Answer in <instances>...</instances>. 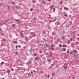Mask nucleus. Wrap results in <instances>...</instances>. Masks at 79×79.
Listing matches in <instances>:
<instances>
[{"label": "nucleus", "instance_id": "nucleus-1", "mask_svg": "<svg viewBox=\"0 0 79 79\" xmlns=\"http://www.w3.org/2000/svg\"><path fill=\"white\" fill-rule=\"evenodd\" d=\"M39 59V57H35V58L34 60H35V61H37Z\"/></svg>", "mask_w": 79, "mask_h": 79}, {"label": "nucleus", "instance_id": "nucleus-2", "mask_svg": "<svg viewBox=\"0 0 79 79\" xmlns=\"http://www.w3.org/2000/svg\"><path fill=\"white\" fill-rule=\"evenodd\" d=\"M46 45L47 47H50V44H46Z\"/></svg>", "mask_w": 79, "mask_h": 79}, {"label": "nucleus", "instance_id": "nucleus-3", "mask_svg": "<svg viewBox=\"0 0 79 79\" xmlns=\"http://www.w3.org/2000/svg\"><path fill=\"white\" fill-rule=\"evenodd\" d=\"M7 73H10V70H8V71H7Z\"/></svg>", "mask_w": 79, "mask_h": 79}, {"label": "nucleus", "instance_id": "nucleus-4", "mask_svg": "<svg viewBox=\"0 0 79 79\" xmlns=\"http://www.w3.org/2000/svg\"><path fill=\"white\" fill-rule=\"evenodd\" d=\"M12 27H15V24H13Z\"/></svg>", "mask_w": 79, "mask_h": 79}, {"label": "nucleus", "instance_id": "nucleus-5", "mask_svg": "<svg viewBox=\"0 0 79 79\" xmlns=\"http://www.w3.org/2000/svg\"><path fill=\"white\" fill-rule=\"evenodd\" d=\"M14 53L15 54H16V55H18V52H15Z\"/></svg>", "mask_w": 79, "mask_h": 79}, {"label": "nucleus", "instance_id": "nucleus-6", "mask_svg": "<svg viewBox=\"0 0 79 79\" xmlns=\"http://www.w3.org/2000/svg\"><path fill=\"white\" fill-rule=\"evenodd\" d=\"M64 9L65 10H68V8H66L65 7H64Z\"/></svg>", "mask_w": 79, "mask_h": 79}, {"label": "nucleus", "instance_id": "nucleus-7", "mask_svg": "<svg viewBox=\"0 0 79 79\" xmlns=\"http://www.w3.org/2000/svg\"><path fill=\"white\" fill-rule=\"evenodd\" d=\"M13 42L14 44H17V42L16 41H13Z\"/></svg>", "mask_w": 79, "mask_h": 79}, {"label": "nucleus", "instance_id": "nucleus-8", "mask_svg": "<svg viewBox=\"0 0 79 79\" xmlns=\"http://www.w3.org/2000/svg\"><path fill=\"white\" fill-rule=\"evenodd\" d=\"M63 67L64 68V69H67V67H65L64 66H63Z\"/></svg>", "mask_w": 79, "mask_h": 79}, {"label": "nucleus", "instance_id": "nucleus-9", "mask_svg": "<svg viewBox=\"0 0 79 79\" xmlns=\"http://www.w3.org/2000/svg\"><path fill=\"white\" fill-rule=\"evenodd\" d=\"M42 2L43 4H45V1L42 0Z\"/></svg>", "mask_w": 79, "mask_h": 79}, {"label": "nucleus", "instance_id": "nucleus-10", "mask_svg": "<svg viewBox=\"0 0 79 79\" xmlns=\"http://www.w3.org/2000/svg\"><path fill=\"white\" fill-rule=\"evenodd\" d=\"M62 3H63V1H61V2H60V5L62 4Z\"/></svg>", "mask_w": 79, "mask_h": 79}, {"label": "nucleus", "instance_id": "nucleus-11", "mask_svg": "<svg viewBox=\"0 0 79 79\" xmlns=\"http://www.w3.org/2000/svg\"><path fill=\"white\" fill-rule=\"evenodd\" d=\"M59 45L60 46V48H61V47H62V45H61V44H59Z\"/></svg>", "mask_w": 79, "mask_h": 79}, {"label": "nucleus", "instance_id": "nucleus-12", "mask_svg": "<svg viewBox=\"0 0 79 79\" xmlns=\"http://www.w3.org/2000/svg\"><path fill=\"white\" fill-rule=\"evenodd\" d=\"M25 39L26 40H27L28 38H27V37H25Z\"/></svg>", "mask_w": 79, "mask_h": 79}, {"label": "nucleus", "instance_id": "nucleus-13", "mask_svg": "<svg viewBox=\"0 0 79 79\" xmlns=\"http://www.w3.org/2000/svg\"><path fill=\"white\" fill-rule=\"evenodd\" d=\"M16 21H17V22H19V19H15Z\"/></svg>", "mask_w": 79, "mask_h": 79}, {"label": "nucleus", "instance_id": "nucleus-14", "mask_svg": "<svg viewBox=\"0 0 79 79\" xmlns=\"http://www.w3.org/2000/svg\"><path fill=\"white\" fill-rule=\"evenodd\" d=\"M55 10H56V9L55 8L53 9V12H55Z\"/></svg>", "mask_w": 79, "mask_h": 79}, {"label": "nucleus", "instance_id": "nucleus-15", "mask_svg": "<svg viewBox=\"0 0 79 79\" xmlns=\"http://www.w3.org/2000/svg\"><path fill=\"white\" fill-rule=\"evenodd\" d=\"M63 47H65V48H66V47H67V46H65L64 45H63Z\"/></svg>", "mask_w": 79, "mask_h": 79}, {"label": "nucleus", "instance_id": "nucleus-16", "mask_svg": "<svg viewBox=\"0 0 79 79\" xmlns=\"http://www.w3.org/2000/svg\"><path fill=\"white\" fill-rule=\"evenodd\" d=\"M52 6H50V8H51L52 9H53V8H52Z\"/></svg>", "mask_w": 79, "mask_h": 79}, {"label": "nucleus", "instance_id": "nucleus-17", "mask_svg": "<svg viewBox=\"0 0 79 79\" xmlns=\"http://www.w3.org/2000/svg\"><path fill=\"white\" fill-rule=\"evenodd\" d=\"M30 11H33V9H30Z\"/></svg>", "mask_w": 79, "mask_h": 79}, {"label": "nucleus", "instance_id": "nucleus-18", "mask_svg": "<svg viewBox=\"0 0 79 79\" xmlns=\"http://www.w3.org/2000/svg\"><path fill=\"white\" fill-rule=\"evenodd\" d=\"M40 73H41V74H42L43 73V71H41L40 72Z\"/></svg>", "mask_w": 79, "mask_h": 79}, {"label": "nucleus", "instance_id": "nucleus-19", "mask_svg": "<svg viewBox=\"0 0 79 79\" xmlns=\"http://www.w3.org/2000/svg\"><path fill=\"white\" fill-rule=\"evenodd\" d=\"M3 63H4V62H2L1 63V64H3Z\"/></svg>", "mask_w": 79, "mask_h": 79}, {"label": "nucleus", "instance_id": "nucleus-20", "mask_svg": "<svg viewBox=\"0 0 79 79\" xmlns=\"http://www.w3.org/2000/svg\"><path fill=\"white\" fill-rule=\"evenodd\" d=\"M51 50H52V51H54V48H52Z\"/></svg>", "mask_w": 79, "mask_h": 79}, {"label": "nucleus", "instance_id": "nucleus-21", "mask_svg": "<svg viewBox=\"0 0 79 79\" xmlns=\"http://www.w3.org/2000/svg\"><path fill=\"white\" fill-rule=\"evenodd\" d=\"M64 16H66V17H68V15H64Z\"/></svg>", "mask_w": 79, "mask_h": 79}, {"label": "nucleus", "instance_id": "nucleus-22", "mask_svg": "<svg viewBox=\"0 0 79 79\" xmlns=\"http://www.w3.org/2000/svg\"><path fill=\"white\" fill-rule=\"evenodd\" d=\"M39 53H42V51H39Z\"/></svg>", "mask_w": 79, "mask_h": 79}, {"label": "nucleus", "instance_id": "nucleus-23", "mask_svg": "<svg viewBox=\"0 0 79 79\" xmlns=\"http://www.w3.org/2000/svg\"><path fill=\"white\" fill-rule=\"evenodd\" d=\"M37 55V54H34V56H36Z\"/></svg>", "mask_w": 79, "mask_h": 79}, {"label": "nucleus", "instance_id": "nucleus-24", "mask_svg": "<svg viewBox=\"0 0 79 79\" xmlns=\"http://www.w3.org/2000/svg\"><path fill=\"white\" fill-rule=\"evenodd\" d=\"M51 60H52V59H49V60H48V61H51Z\"/></svg>", "mask_w": 79, "mask_h": 79}, {"label": "nucleus", "instance_id": "nucleus-25", "mask_svg": "<svg viewBox=\"0 0 79 79\" xmlns=\"http://www.w3.org/2000/svg\"><path fill=\"white\" fill-rule=\"evenodd\" d=\"M11 71H14V69H11Z\"/></svg>", "mask_w": 79, "mask_h": 79}, {"label": "nucleus", "instance_id": "nucleus-26", "mask_svg": "<svg viewBox=\"0 0 79 79\" xmlns=\"http://www.w3.org/2000/svg\"><path fill=\"white\" fill-rule=\"evenodd\" d=\"M1 46H3V42H2V43L1 44Z\"/></svg>", "mask_w": 79, "mask_h": 79}, {"label": "nucleus", "instance_id": "nucleus-27", "mask_svg": "<svg viewBox=\"0 0 79 79\" xmlns=\"http://www.w3.org/2000/svg\"><path fill=\"white\" fill-rule=\"evenodd\" d=\"M3 41H5V39H3Z\"/></svg>", "mask_w": 79, "mask_h": 79}, {"label": "nucleus", "instance_id": "nucleus-28", "mask_svg": "<svg viewBox=\"0 0 79 79\" xmlns=\"http://www.w3.org/2000/svg\"><path fill=\"white\" fill-rule=\"evenodd\" d=\"M17 47H18V46H16V49H17L18 48Z\"/></svg>", "mask_w": 79, "mask_h": 79}, {"label": "nucleus", "instance_id": "nucleus-29", "mask_svg": "<svg viewBox=\"0 0 79 79\" xmlns=\"http://www.w3.org/2000/svg\"><path fill=\"white\" fill-rule=\"evenodd\" d=\"M45 59V57H43L42 58L43 60H44V59Z\"/></svg>", "mask_w": 79, "mask_h": 79}, {"label": "nucleus", "instance_id": "nucleus-30", "mask_svg": "<svg viewBox=\"0 0 79 79\" xmlns=\"http://www.w3.org/2000/svg\"><path fill=\"white\" fill-rule=\"evenodd\" d=\"M13 3V5H15V2H12Z\"/></svg>", "mask_w": 79, "mask_h": 79}, {"label": "nucleus", "instance_id": "nucleus-31", "mask_svg": "<svg viewBox=\"0 0 79 79\" xmlns=\"http://www.w3.org/2000/svg\"><path fill=\"white\" fill-rule=\"evenodd\" d=\"M1 35H3V33H2L1 34Z\"/></svg>", "mask_w": 79, "mask_h": 79}, {"label": "nucleus", "instance_id": "nucleus-32", "mask_svg": "<svg viewBox=\"0 0 79 79\" xmlns=\"http://www.w3.org/2000/svg\"><path fill=\"white\" fill-rule=\"evenodd\" d=\"M31 74H33V72H32L31 71Z\"/></svg>", "mask_w": 79, "mask_h": 79}, {"label": "nucleus", "instance_id": "nucleus-33", "mask_svg": "<svg viewBox=\"0 0 79 79\" xmlns=\"http://www.w3.org/2000/svg\"><path fill=\"white\" fill-rule=\"evenodd\" d=\"M40 56L41 57H42L43 56V55H41Z\"/></svg>", "mask_w": 79, "mask_h": 79}, {"label": "nucleus", "instance_id": "nucleus-34", "mask_svg": "<svg viewBox=\"0 0 79 79\" xmlns=\"http://www.w3.org/2000/svg\"><path fill=\"white\" fill-rule=\"evenodd\" d=\"M64 65H67V63H65L64 64Z\"/></svg>", "mask_w": 79, "mask_h": 79}, {"label": "nucleus", "instance_id": "nucleus-35", "mask_svg": "<svg viewBox=\"0 0 79 79\" xmlns=\"http://www.w3.org/2000/svg\"><path fill=\"white\" fill-rule=\"evenodd\" d=\"M75 52L76 53H77V50H75Z\"/></svg>", "mask_w": 79, "mask_h": 79}, {"label": "nucleus", "instance_id": "nucleus-36", "mask_svg": "<svg viewBox=\"0 0 79 79\" xmlns=\"http://www.w3.org/2000/svg\"><path fill=\"white\" fill-rule=\"evenodd\" d=\"M70 54H73V52H70Z\"/></svg>", "mask_w": 79, "mask_h": 79}, {"label": "nucleus", "instance_id": "nucleus-37", "mask_svg": "<svg viewBox=\"0 0 79 79\" xmlns=\"http://www.w3.org/2000/svg\"><path fill=\"white\" fill-rule=\"evenodd\" d=\"M58 41H60V39H58Z\"/></svg>", "mask_w": 79, "mask_h": 79}, {"label": "nucleus", "instance_id": "nucleus-38", "mask_svg": "<svg viewBox=\"0 0 79 79\" xmlns=\"http://www.w3.org/2000/svg\"><path fill=\"white\" fill-rule=\"evenodd\" d=\"M50 75H49L48 76V78H49V77H50Z\"/></svg>", "mask_w": 79, "mask_h": 79}, {"label": "nucleus", "instance_id": "nucleus-39", "mask_svg": "<svg viewBox=\"0 0 79 79\" xmlns=\"http://www.w3.org/2000/svg\"><path fill=\"white\" fill-rule=\"evenodd\" d=\"M35 35H33V37H35Z\"/></svg>", "mask_w": 79, "mask_h": 79}, {"label": "nucleus", "instance_id": "nucleus-40", "mask_svg": "<svg viewBox=\"0 0 79 79\" xmlns=\"http://www.w3.org/2000/svg\"><path fill=\"white\" fill-rule=\"evenodd\" d=\"M5 71V69L3 70V71Z\"/></svg>", "mask_w": 79, "mask_h": 79}, {"label": "nucleus", "instance_id": "nucleus-41", "mask_svg": "<svg viewBox=\"0 0 79 79\" xmlns=\"http://www.w3.org/2000/svg\"><path fill=\"white\" fill-rule=\"evenodd\" d=\"M23 34H21V35H22V36H23Z\"/></svg>", "mask_w": 79, "mask_h": 79}, {"label": "nucleus", "instance_id": "nucleus-42", "mask_svg": "<svg viewBox=\"0 0 79 79\" xmlns=\"http://www.w3.org/2000/svg\"><path fill=\"white\" fill-rule=\"evenodd\" d=\"M21 46H19V48H20V47H21Z\"/></svg>", "mask_w": 79, "mask_h": 79}, {"label": "nucleus", "instance_id": "nucleus-43", "mask_svg": "<svg viewBox=\"0 0 79 79\" xmlns=\"http://www.w3.org/2000/svg\"><path fill=\"white\" fill-rule=\"evenodd\" d=\"M73 40V39H71L70 40Z\"/></svg>", "mask_w": 79, "mask_h": 79}, {"label": "nucleus", "instance_id": "nucleus-44", "mask_svg": "<svg viewBox=\"0 0 79 79\" xmlns=\"http://www.w3.org/2000/svg\"><path fill=\"white\" fill-rule=\"evenodd\" d=\"M33 34V32L31 33V34Z\"/></svg>", "mask_w": 79, "mask_h": 79}, {"label": "nucleus", "instance_id": "nucleus-45", "mask_svg": "<svg viewBox=\"0 0 79 79\" xmlns=\"http://www.w3.org/2000/svg\"><path fill=\"white\" fill-rule=\"evenodd\" d=\"M77 39H78V40H79V38H78Z\"/></svg>", "mask_w": 79, "mask_h": 79}, {"label": "nucleus", "instance_id": "nucleus-46", "mask_svg": "<svg viewBox=\"0 0 79 79\" xmlns=\"http://www.w3.org/2000/svg\"><path fill=\"white\" fill-rule=\"evenodd\" d=\"M49 2H50L51 1V0H48Z\"/></svg>", "mask_w": 79, "mask_h": 79}, {"label": "nucleus", "instance_id": "nucleus-47", "mask_svg": "<svg viewBox=\"0 0 79 79\" xmlns=\"http://www.w3.org/2000/svg\"><path fill=\"white\" fill-rule=\"evenodd\" d=\"M48 54H49V53H47V55H48Z\"/></svg>", "mask_w": 79, "mask_h": 79}, {"label": "nucleus", "instance_id": "nucleus-48", "mask_svg": "<svg viewBox=\"0 0 79 79\" xmlns=\"http://www.w3.org/2000/svg\"><path fill=\"white\" fill-rule=\"evenodd\" d=\"M33 71H34V72H35V70H34Z\"/></svg>", "mask_w": 79, "mask_h": 79}, {"label": "nucleus", "instance_id": "nucleus-49", "mask_svg": "<svg viewBox=\"0 0 79 79\" xmlns=\"http://www.w3.org/2000/svg\"><path fill=\"white\" fill-rule=\"evenodd\" d=\"M56 19H55V21H56ZM55 21H53V22H55Z\"/></svg>", "mask_w": 79, "mask_h": 79}, {"label": "nucleus", "instance_id": "nucleus-50", "mask_svg": "<svg viewBox=\"0 0 79 79\" xmlns=\"http://www.w3.org/2000/svg\"><path fill=\"white\" fill-rule=\"evenodd\" d=\"M75 52V51H74V50L73 51V52Z\"/></svg>", "mask_w": 79, "mask_h": 79}, {"label": "nucleus", "instance_id": "nucleus-51", "mask_svg": "<svg viewBox=\"0 0 79 79\" xmlns=\"http://www.w3.org/2000/svg\"><path fill=\"white\" fill-rule=\"evenodd\" d=\"M66 51V50H64V52H65Z\"/></svg>", "mask_w": 79, "mask_h": 79}, {"label": "nucleus", "instance_id": "nucleus-52", "mask_svg": "<svg viewBox=\"0 0 79 79\" xmlns=\"http://www.w3.org/2000/svg\"><path fill=\"white\" fill-rule=\"evenodd\" d=\"M51 66H53V64H51Z\"/></svg>", "mask_w": 79, "mask_h": 79}, {"label": "nucleus", "instance_id": "nucleus-53", "mask_svg": "<svg viewBox=\"0 0 79 79\" xmlns=\"http://www.w3.org/2000/svg\"><path fill=\"white\" fill-rule=\"evenodd\" d=\"M44 76H46V74H45L44 75Z\"/></svg>", "mask_w": 79, "mask_h": 79}, {"label": "nucleus", "instance_id": "nucleus-54", "mask_svg": "<svg viewBox=\"0 0 79 79\" xmlns=\"http://www.w3.org/2000/svg\"><path fill=\"white\" fill-rule=\"evenodd\" d=\"M60 43H62V41H61Z\"/></svg>", "mask_w": 79, "mask_h": 79}, {"label": "nucleus", "instance_id": "nucleus-55", "mask_svg": "<svg viewBox=\"0 0 79 79\" xmlns=\"http://www.w3.org/2000/svg\"><path fill=\"white\" fill-rule=\"evenodd\" d=\"M20 34H22V33L21 32V33H20Z\"/></svg>", "mask_w": 79, "mask_h": 79}, {"label": "nucleus", "instance_id": "nucleus-56", "mask_svg": "<svg viewBox=\"0 0 79 79\" xmlns=\"http://www.w3.org/2000/svg\"><path fill=\"white\" fill-rule=\"evenodd\" d=\"M44 55V54H43V55Z\"/></svg>", "mask_w": 79, "mask_h": 79}, {"label": "nucleus", "instance_id": "nucleus-57", "mask_svg": "<svg viewBox=\"0 0 79 79\" xmlns=\"http://www.w3.org/2000/svg\"><path fill=\"white\" fill-rule=\"evenodd\" d=\"M33 3H34V2H33Z\"/></svg>", "mask_w": 79, "mask_h": 79}, {"label": "nucleus", "instance_id": "nucleus-58", "mask_svg": "<svg viewBox=\"0 0 79 79\" xmlns=\"http://www.w3.org/2000/svg\"><path fill=\"white\" fill-rule=\"evenodd\" d=\"M22 32H23V31H22Z\"/></svg>", "mask_w": 79, "mask_h": 79}, {"label": "nucleus", "instance_id": "nucleus-59", "mask_svg": "<svg viewBox=\"0 0 79 79\" xmlns=\"http://www.w3.org/2000/svg\"><path fill=\"white\" fill-rule=\"evenodd\" d=\"M39 2H40V0H39Z\"/></svg>", "mask_w": 79, "mask_h": 79}, {"label": "nucleus", "instance_id": "nucleus-60", "mask_svg": "<svg viewBox=\"0 0 79 79\" xmlns=\"http://www.w3.org/2000/svg\"><path fill=\"white\" fill-rule=\"evenodd\" d=\"M2 79H5V78H3Z\"/></svg>", "mask_w": 79, "mask_h": 79}, {"label": "nucleus", "instance_id": "nucleus-61", "mask_svg": "<svg viewBox=\"0 0 79 79\" xmlns=\"http://www.w3.org/2000/svg\"><path fill=\"white\" fill-rule=\"evenodd\" d=\"M77 36H79V35H77Z\"/></svg>", "mask_w": 79, "mask_h": 79}, {"label": "nucleus", "instance_id": "nucleus-62", "mask_svg": "<svg viewBox=\"0 0 79 79\" xmlns=\"http://www.w3.org/2000/svg\"><path fill=\"white\" fill-rule=\"evenodd\" d=\"M73 38H74V36L73 37Z\"/></svg>", "mask_w": 79, "mask_h": 79}, {"label": "nucleus", "instance_id": "nucleus-63", "mask_svg": "<svg viewBox=\"0 0 79 79\" xmlns=\"http://www.w3.org/2000/svg\"><path fill=\"white\" fill-rule=\"evenodd\" d=\"M0 30H1V29H0Z\"/></svg>", "mask_w": 79, "mask_h": 79}, {"label": "nucleus", "instance_id": "nucleus-64", "mask_svg": "<svg viewBox=\"0 0 79 79\" xmlns=\"http://www.w3.org/2000/svg\"><path fill=\"white\" fill-rule=\"evenodd\" d=\"M50 56H52V55H51Z\"/></svg>", "mask_w": 79, "mask_h": 79}]
</instances>
